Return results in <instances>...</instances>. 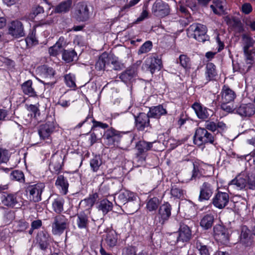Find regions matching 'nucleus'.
Instances as JSON below:
<instances>
[{"mask_svg": "<svg viewBox=\"0 0 255 255\" xmlns=\"http://www.w3.org/2000/svg\"><path fill=\"white\" fill-rule=\"evenodd\" d=\"M203 239L201 237H198L196 242V247L199 250L200 255H210L207 246L202 243Z\"/></svg>", "mask_w": 255, "mask_h": 255, "instance_id": "41", "label": "nucleus"}, {"mask_svg": "<svg viewBox=\"0 0 255 255\" xmlns=\"http://www.w3.org/2000/svg\"><path fill=\"white\" fill-rule=\"evenodd\" d=\"M214 192V187L208 182L203 183L200 188V195L199 200L200 201L208 200Z\"/></svg>", "mask_w": 255, "mask_h": 255, "instance_id": "13", "label": "nucleus"}, {"mask_svg": "<svg viewBox=\"0 0 255 255\" xmlns=\"http://www.w3.org/2000/svg\"><path fill=\"white\" fill-rule=\"evenodd\" d=\"M109 55L105 53H103L96 63L95 67L98 70L105 69L106 65L108 66Z\"/></svg>", "mask_w": 255, "mask_h": 255, "instance_id": "37", "label": "nucleus"}, {"mask_svg": "<svg viewBox=\"0 0 255 255\" xmlns=\"http://www.w3.org/2000/svg\"><path fill=\"white\" fill-rule=\"evenodd\" d=\"M217 75L216 67L212 63H208L206 65V77L207 82L214 79Z\"/></svg>", "mask_w": 255, "mask_h": 255, "instance_id": "38", "label": "nucleus"}, {"mask_svg": "<svg viewBox=\"0 0 255 255\" xmlns=\"http://www.w3.org/2000/svg\"><path fill=\"white\" fill-rule=\"evenodd\" d=\"M226 0H216L214 1V4L210 5V8L216 14L221 15L224 12V4Z\"/></svg>", "mask_w": 255, "mask_h": 255, "instance_id": "34", "label": "nucleus"}, {"mask_svg": "<svg viewBox=\"0 0 255 255\" xmlns=\"http://www.w3.org/2000/svg\"><path fill=\"white\" fill-rule=\"evenodd\" d=\"M92 122L94 124V125L92 127V129L95 130V128L97 127H100L102 128L105 129L109 127L108 125L107 124H104L100 122L96 121L95 120H93Z\"/></svg>", "mask_w": 255, "mask_h": 255, "instance_id": "62", "label": "nucleus"}, {"mask_svg": "<svg viewBox=\"0 0 255 255\" xmlns=\"http://www.w3.org/2000/svg\"><path fill=\"white\" fill-rule=\"evenodd\" d=\"M214 218L211 214L204 216L201 220L200 226L205 230L211 228L213 224Z\"/></svg>", "mask_w": 255, "mask_h": 255, "instance_id": "39", "label": "nucleus"}, {"mask_svg": "<svg viewBox=\"0 0 255 255\" xmlns=\"http://www.w3.org/2000/svg\"><path fill=\"white\" fill-rule=\"evenodd\" d=\"M122 255H136L135 248L131 247L124 248Z\"/></svg>", "mask_w": 255, "mask_h": 255, "instance_id": "61", "label": "nucleus"}, {"mask_svg": "<svg viewBox=\"0 0 255 255\" xmlns=\"http://www.w3.org/2000/svg\"><path fill=\"white\" fill-rule=\"evenodd\" d=\"M247 178V189L251 190L255 189V176H246Z\"/></svg>", "mask_w": 255, "mask_h": 255, "instance_id": "55", "label": "nucleus"}, {"mask_svg": "<svg viewBox=\"0 0 255 255\" xmlns=\"http://www.w3.org/2000/svg\"><path fill=\"white\" fill-rule=\"evenodd\" d=\"M9 158L8 151L0 147V164L6 163Z\"/></svg>", "mask_w": 255, "mask_h": 255, "instance_id": "53", "label": "nucleus"}, {"mask_svg": "<svg viewBox=\"0 0 255 255\" xmlns=\"http://www.w3.org/2000/svg\"><path fill=\"white\" fill-rule=\"evenodd\" d=\"M64 202V199L60 196H57L54 198L52 202L53 211L57 214L61 213L63 211Z\"/></svg>", "mask_w": 255, "mask_h": 255, "instance_id": "32", "label": "nucleus"}, {"mask_svg": "<svg viewBox=\"0 0 255 255\" xmlns=\"http://www.w3.org/2000/svg\"><path fill=\"white\" fill-rule=\"evenodd\" d=\"M177 242H187L192 237V232L190 228L184 224H181L178 231Z\"/></svg>", "mask_w": 255, "mask_h": 255, "instance_id": "16", "label": "nucleus"}, {"mask_svg": "<svg viewBox=\"0 0 255 255\" xmlns=\"http://www.w3.org/2000/svg\"><path fill=\"white\" fill-rule=\"evenodd\" d=\"M75 18L80 21L87 20L89 17V9L87 5L83 2L77 3L75 10Z\"/></svg>", "mask_w": 255, "mask_h": 255, "instance_id": "11", "label": "nucleus"}, {"mask_svg": "<svg viewBox=\"0 0 255 255\" xmlns=\"http://www.w3.org/2000/svg\"><path fill=\"white\" fill-rule=\"evenodd\" d=\"M253 8L250 3H245L242 5L241 10L245 14H248L252 11Z\"/></svg>", "mask_w": 255, "mask_h": 255, "instance_id": "58", "label": "nucleus"}, {"mask_svg": "<svg viewBox=\"0 0 255 255\" xmlns=\"http://www.w3.org/2000/svg\"><path fill=\"white\" fill-rule=\"evenodd\" d=\"M221 107L223 110L228 113H232L235 110L232 102H221Z\"/></svg>", "mask_w": 255, "mask_h": 255, "instance_id": "54", "label": "nucleus"}, {"mask_svg": "<svg viewBox=\"0 0 255 255\" xmlns=\"http://www.w3.org/2000/svg\"><path fill=\"white\" fill-rule=\"evenodd\" d=\"M90 166L94 172L97 171L102 164V160L99 156H95L90 160Z\"/></svg>", "mask_w": 255, "mask_h": 255, "instance_id": "48", "label": "nucleus"}, {"mask_svg": "<svg viewBox=\"0 0 255 255\" xmlns=\"http://www.w3.org/2000/svg\"><path fill=\"white\" fill-rule=\"evenodd\" d=\"M181 65L184 68H187L189 66L190 59L186 55H181L179 58Z\"/></svg>", "mask_w": 255, "mask_h": 255, "instance_id": "56", "label": "nucleus"}, {"mask_svg": "<svg viewBox=\"0 0 255 255\" xmlns=\"http://www.w3.org/2000/svg\"><path fill=\"white\" fill-rule=\"evenodd\" d=\"M1 200L4 205L9 207H13L17 203L16 196L11 194L2 195Z\"/></svg>", "mask_w": 255, "mask_h": 255, "instance_id": "30", "label": "nucleus"}, {"mask_svg": "<svg viewBox=\"0 0 255 255\" xmlns=\"http://www.w3.org/2000/svg\"><path fill=\"white\" fill-rule=\"evenodd\" d=\"M187 31L188 36L193 37L199 42H204L206 40L207 28L203 24H193L189 27Z\"/></svg>", "mask_w": 255, "mask_h": 255, "instance_id": "2", "label": "nucleus"}, {"mask_svg": "<svg viewBox=\"0 0 255 255\" xmlns=\"http://www.w3.org/2000/svg\"><path fill=\"white\" fill-rule=\"evenodd\" d=\"M99 208V210L102 211L103 213L107 214L112 210L113 204L108 200H103L100 202Z\"/></svg>", "mask_w": 255, "mask_h": 255, "instance_id": "47", "label": "nucleus"}, {"mask_svg": "<svg viewBox=\"0 0 255 255\" xmlns=\"http://www.w3.org/2000/svg\"><path fill=\"white\" fill-rule=\"evenodd\" d=\"M149 115L148 114L140 113L135 117V127L138 130H143L145 128L150 126Z\"/></svg>", "mask_w": 255, "mask_h": 255, "instance_id": "15", "label": "nucleus"}, {"mask_svg": "<svg viewBox=\"0 0 255 255\" xmlns=\"http://www.w3.org/2000/svg\"><path fill=\"white\" fill-rule=\"evenodd\" d=\"M25 42L28 46L30 47L37 43V41L35 37L31 34L27 36L25 39Z\"/></svg>", "mask_w": 255, "mask_h": 255, "instance_id": "59", "label": "nucleus"}, {"mask_svg": "<svg viewBox=\"0 0 255 255\" xmlns=\"http://www.w3.org/2000/svg\"><path fill=\"white\" fill-rule=\"evenodd\" d=\"M109 65L111 64L112 68L115 70H121L124 68V65L119 61L117 58H114L112 55H109Z\"/></svg>", "mask_w": 255, "mask_h": 255, "instance_id": "45", "label": "nucleus"}, {"mask_svg": "<svg viewBox=\"0 0 255 255\" xmlns=\"http://www.w3.org/2000/svg\"><path fill=\"white\" fill-rule=\"evenodd\" d=\"M105 241L110 248L116 246L118 241V235L114 230H110L107 233Z\"/></svg>", "mask_w": 255, "mask_h": 255, "instance_id": "28", "label": "nucleus"}, {"mask_svg": "<svg viewBox=\"0 0 255 255\" xmlns=\"http://www.w3.org/2000/svg\"><path fill=\"white\" fill-rule=\"evenodd\" d=\"M161 64L162 62L160 59L158 57H151L146 59L145 66L151 74H153L156 70L160 69Z\"/></svg>", "mask_w": 255, "mask_h": 255, "instance_id": "18", "label": "nucleus"}, {"mask_svg": "<svg viewBox=\"0 0 255 255\" xmlns=\"http://www.w3.org/2000/svg\"><path fill=\"white\" fill-rule=\"evenodd\" d=\"M160 204V201L157 197L150 198L146 203V209L149 212L155 211Z\"/></svg>", "mask_w": 255, "mask_h": 255, "instance_id": "43", "label": "nucleus"}, {"mask_svg": "<svg viewBox=\"0 0 255 255\" xmlns=\"http://www.w3.org/2000/svg\"><path fill=\"white\" fill-rule=\"evenodd\" d=\"M36 239L40 249L45 250L48 248L50 240L49 235L47 232L45 231L39 232Z\"/></svg>", "mask_w": 255, "mask_h": 255, "instance_id": "20", "label": "nucleus"}, {"mask_svg": "<svg viewBox=\"0 0 255 255\" xmlns=\"http://www.w3.org/2000/svg\"><path fill=\"white\" fill-rule=\"evenodd\" d=\"M226 22L228 25L238 30L242 29V22L241 20L236 17H227Z\"/></svg>", "mask_w": 255, "mask_h": 255, "instance_id": "46", "label": "nucleus"}, {"mask_svg": "<svg viewBox=\"0 0 255 255\" xmlns=\"http://www.w3.org/2000/svg\"><path fill=\"white\" fill-rule=\"evenodd\" d=\"M245 56V60L246 61V63L247 65H248V67L245 69H243L241 70V72L243 73H246L247 72H248L251 67L252 65L255 63V50L252 49V50H249L248 51H247L246 52H244Z\"/></svg>", "mask_w": 255, "mask_h": 255, "instance_id": "22", "label": "nucleus"}, {"mask_svg": "<svg viewBox=\"0 0 255 255\" xmlns=\"http://www.w3.org/2000/svg\"><path fill=\"white\" fill-rule=\"evenodd\" d=\"M119 135L116 133V131L114 129H108L105 132L104 135V139L105 142L108 145H113L115 142L118 141Z\"/></svg>", "mask_w": 255, "mask_h": 255, "instance_id": "27", "label": "nucleus"}, {"mask_svg": "<svg viewBox=\"0 0 255 255\" xmlns=\"http://www.w3.org/2000/svg\"><path fill=\"white\" fill-rule=\"evenodd\" d=\"M152 47V42L150 41H147L140 47L138 51V54H141L147 53L151 49Z\"/></svg>", "mask_w": 255, "mask_h": 255, "instance_id": "50", "label": "nucleus"}, {"mask_svg": "<svg viewBox=\"0 0 255 255\" xmlns=\"http://www.w3.org/2000/svg\"><path fill=\"white\" fill-rule=\"evenodd\" d=\"M171 206L168 203H165L160 206L157 217L161 224H163L169 219L171 216Z\"/></svg>", "mask_w": 255, "mask_h": 255, "instance_id": "14", "label": "nucleus"}, {"mask_svg": "<svg viewBox=\"0 0 255 255\" xmlns=\"http://www.w3.org/2000/svg\"><path fill=\"white\" fill-rule=\"evenodd\" d=\"M229 202V196L226 192L219 191L212 199V203L215 207L222 209L224 208Z\"/></svg>", "mask_w": 255, "mask_h": 255, "instance_id": "10", "label": "nucleus"}, {"mask_svg": "<svg viewBox=\"0 0 255 255\" xmlns=\"http://www.w3.org/2000/svg\"><path fill=\"white\" fill-rule=\"evenodd\" d=\"M10 176L12 180L19 182L24 181V176L21 171L14 170L10 173Z\"/></svg>", "mask_w": 255, "mask_h": 255, "instance_id": "49", "label": "nucleus"}, {"mask_svg": "<svg viewBox=\"0 0 255 255\" xmlns=\"http://www.w3.org/2000/svg\"><path fill=\"white\" fill-rule=\"evenodd\" d=\"M236 94L234 91L228 86H224L222 90L221 102H232L236 98Z\"/></svg>", "mask_w": 255, "mask_h": 255, "instance_id": "21", "label": "nucleus"}, {"mask_svg": "<svg viewBox=\"0 0 255 255\" xmlns=\"http://www.w3.org/2000/svg\"><path fill=\"white\" fill-rule=\"evenodd\" d=\"M72 5V0H66L63 1L56 6L55 11L57 13L66 12L70 9Z\"/></svg>", "mask_w": 255, "mask_h": 255, "instance_id": "36", "label": "nucleus"}, {"mask_svg": "<svg viewBox=\"0 0 255 255\" xmlns=\"http://www.w3.org/2000/svg\"><path fill=\"white\" fill-rule=\"evenodd\" d=\"M77 58V53L74 50H64L62 53V59L67 63L73 61Z\"/></svg>", "mask_w": 255, "mask_h": 255, "instance_id": "42", "label": "nucleus"}, {"mask_svg": "<svg viewBox=\"0 0 255 255\" xmlns=\"http://www.w3.org/2000/svg\"><path fill=\"white\" fill-rule=\"evenodd\" d=\"M65 80L67 85L69 87H76V85L75 83V77L74 75L71 74L66 75L65 76Z\"/></svg>", "mask_w": 255, "mask_h": 255, "instance_id": "51", "label": "nucleus"}, {"mask_svg": "<svg viewBox=\"0 0 255 255\" xmlns=\"http://www.w3.org/2000/svg\"><path fill=\"white\" fill-rule=\"evenodd\" d=\"M63 39L59 38L58 41L52 46L49 48V53L51 56H56L60 52L63 51Z\"/></svg>", "mask_w": 255, "mask_h": 255, "instance_id": "33", "label": "nucleus"}, {"mask_svg": "<svg viewBox=\"0 0 255 255\" xmlns=\"http://www.w3.org/2000/svg\"><path fill=\"white\" fill-rule=\"evenodd\" d=\"M55 128L53 122H47L44 124L39 126L38 129V134L41 139L49 140L50 135Z\"/></svg>", "mask_w": 255, "mask_h": 255, "instance_id": "8", "label": "nucleus"}, {"mask_svg": "<svg viewBox=\"0 0 255 255\" xmlns=\"http://www.w3.org/2000/svg\"><path fill=\"white\" fill-rule=\"evenodd\" d=\"M214 141V136L206 129L201 128H197L194 136V142L195 144L201 146L206 143H213Z\"/></svg>", "mask_w": 255, "mask_h": 255, "instance_id": "3", "label": "nucleus"}, {"mask_svg": "<svg viewBox=\"0 0 255 255\" xmlns=\"http://www.w3.org/2000/svg\"><path fill=\"white\" fill-rule=\"evenodd\" d=\"M68 219L64 215L59 214L52 219V232L54 235H61L68 227Z\"/></svg>", "mask_w": 255, "mask_h": 255, "instance_id": "4", "label": "nucleus"}, {"mask_svg": "<svg viewBox=\"0 0 255 255\" xmlns=\"http://www.w3.org/2000/svg\"><path fill=\"white\" fill-rule=\"evenodd\" d=\"M236 113L242 117H251L255 114V107L252 104H242L236 109Z\"/></svg>", "mask_w": 255, "mask_h": 255, "instance_id": "19", "label": "nucleus"}, {"mask_svg": "<svg viewBox=\"0 0 255 255\" xmlns=\"http://www.w3.org/2000/svg\"><path fill=\"white\" fill-rule=\"evenodd\" d=\"M150 118L159 119L161 116L167 114V111L162 105L151 107L148 113Z\"/></svg>", "mask_w": 255, "mask_h": 255, "instance_id": "25", "label": "nucleus"}, {"mask_svg": "<svg viewBox=\"0 0 255 255\" xmlns=\"http://www.w3.org/2000/svg\"><path fill=\"white\" fill-rule=\"evenodd\" d=\"M137 197L134 193L128 190H122L119 192L117 197H115V202L118 206L125 205L127 203L126 207L128 208V214H132L138 210V207L137 204L133 206V203L130 202L135 201Z\"/></svg>", "mask_w": 255, "mask_h": 255, "instance_id": "1", "label": "nucleus"}, {"mask_svg": "<svg viewBox=\"0 0 255 255\" xmlns=\"http://www.w3.org/2000/svg\"><path fill=\"white\" fill-rule=\"evenodd\" d=\"M242 40L243 41V51L244 52H246L248 51L249 48L251 47H253L254 44V41L253 39L248 35L246 34H243L242 35Z\"/></svg>", "mask_w": 255, "mask_h": 255, "instance_id": "44", "label": "nucleus"}, {"mask_svg": "<svg viewBox=\"0 0 255 255\" xmlns=\"http://www.w3.org/2000/svg\"><path fill=\"white\" fill-rule=\"evenodd\" d=\"M55 184L61 188L63 194H66L67 193L69 184L66 179L63 175L58 176Z\"/></svg>", "mask_w": 255, "mask_h": 255, "instance_id": "40", "label": "nucleus"}, {"mask_svg": "<svg viewBox=\"0 0 255 255\" xmlns=\"http://www.w3.org/2000/svg\"><path fill=\"white\" fill-rule=\"evenodd\" d=\"M61 161V157H59V159L55 158L52 159L49 165L50 168L53 169L55 171H59L62 167V165L60 163Z\"/></svg>", "mask_w": 255, "mask_h": 255, "instance_id": "52", "label": "nucleus"}, {"mask_svg": "<svg viewBox=\"0 0 255 255\" xmlns=\"http://www.w3.org/2000/svg\"><path fill=\"white\" fill-rule=\"evenodd\" d=\"M230 185H236L239 189L246 188L247 178L246 176L240 175L235 179L232 180L230 184Z\"/></svg>", "mask_w": 255, "mask_h": 255, "instance_id": "35", "label": "nucleus"}, {"mask_svg": "<svg viewBox=\"0 0 255 255\" xmlns=\"http://www.w3.org/2000/svg\"><path fill=\"white\" fill-rule=\"evenodd\" d=\"M185 4L186 6L191 8L193 11L197 10V6L195 0H186Z\"/></svg>", "mask_w": 255, "mask_h": 255, "instance_id": "60", "label": "nucleus"}, {"mask_svg": "<svg viewBox=\"0 0 255 255\" xmlns=\"http://www.w3.org/2000/svg\"><path fill=\"white\" fill-rule=\"evenodd\" d=\"M76 223L80 229H86L88 228L89 220L87 214L84 212H80L77 214Z\"/></svg>", "mask_w": 255, "mask_h": 255, "instance_id": "26", "label": "nucleus"}, {"mask_svg": "<svg viewBox=\"0 0 255 255\" xmlns=\"http://www.w3.org/2000/svg\"><path fill=\"white\" fill-rule=\"evenodd\" d=\"M215 239L224 245L229 243L230 234L228 229L221 225H216L213 228Z\"/></svg>", "mask_w": 255, "mask_h": 255, "instance_id": "5", "label": "nucleus"}, {"mask_svg": "<svg viewBox=\"0 0 255 255\" xmlns=\"http://www.w3.org/2000/svg\"><path fill=\"white\" fill-rule=\"evenodd\" d=\"M45 185L43 183H39L29 186L27 188V190L29 192L30 200L34 202L40 201L41 200V193Z\"/></svg>", "mask_w": 255, "mask_h": 255, "instance_id": "7", "label": "nucleus"}, {"mask_svg": "<svg viewBox=\"0 0 255 255\" xmlns=\"http://www.w3.org/2000/svg\"><path fill=\"white\" fill-rule=\"evenodd\" d=\"M32 86V82L29 80L21 85V89L24 94L30 97H35L36 96V93Z\"/></svg>", "mask_w": 255, "mask_h": 255, "instance_id": "31", "label": "nucleus"}, {"mask_svg": "<svg viewBox=\"0 0 255 255\" xmlns=\"http://www.w3.org/2000/svg\"><path fill=\"white\" fill-rule=\"evenodd\" d=\"M41 75L44 80L42 81L44 85L52 86L55 83V81H49V80L54 79L55 71L51 67L43 66L42 67Z\"/></svg>", "mask_w": 255, "mask_h": 255, "instance_id": "17", "label": "nucleus"}, {"mask_svg": "<svg viewBox=\"0 0 255 255\" xmlns=\"http://www.w3.org/2000/svg\"><path fill=\"white\" fill-rule=\"evenodd\" d=\"M152 12L156 16L165 17L170 12L169 6L162 1L157 0L152 5Z\"/></svg>", "mask_w": 255, "mask_h": 255, "instance_id": "6", "label": "nucleus"}, {"mask_svg": "<svg viewBox=\"0 0 255 255\" xmlns=\"http://www.w3.org/2000/svg\"><path fill=\"white\" fill-rule=\"evenodd\" d=\"M8 34L15 38L24 36L25 33L22 22L19 20L11 21L8 26Z\"/></svg>", "mask_w": 255, "mask_h": 255, "instance_id": "9", "label": "nucleus"}, {"mask_svg": "<svg viewBox=\"0 0 255 255\" xmlns=\"http://www.w3.org/2000/svg\"><path fill=\"white\" fill-rule=\"evenodd\" d=\"M137 75V73L129 67L123 72L120 76V78L125 83H129L133 81Z\"/></svg>", "mask_w": 255, "mask_h": 255, "instance_id": "23", "label": "nucleus"}, {"mask_svg": "<svg viewBox=\"0 0 255 255\" xmlns=\"http://www.w3.org/2000/svg\"><path fill=\"white\" fill-rule=\"evenodd\" d=\"M205 129H208L212 131H215L217 130L216 123L213 122H208L206 123L205 125Z\"/></svg>", "mask_w": 255, "mask_h": 255, "instance_id": "63", "label": "nucleus"}, {"mask_svg": "<svg viewBox=\"0 0 255 255\" xmlns=\"http://www.w3.org/2000/svg\"><path fill=\"white\" fill-rule=\"evenodd\" d=\"M98 197L97 193H95L92 195V196H90L88 198L85 199L84 201L90 204L91 206H93L95 203L96 198Z\"/></svg>", "mask_w": 255, "mask_h": 255, "instance_id": "64", "label": "nucleus"}, {"mask_svg": "<svg viewBox=\"0 0 255 255\" xmlns=\"http://www.w3.org/2000/svg\"><path fill=\"white\" fill-rule=\"evenodd\" d=\"M192 108L194 109L197 117L201 119H206L208 118L209 114L208 112V109L205 107H203L202 106L198 103H194Z\"/></svg>", "mask_w": 255, "mask_h": 255, "instance_id": "24", "label": "nucleus"}, {"mask_svg": "<svg viewBox=\"0 0 255 255\" xmlns=\"http://www.w3.org/2000/svg\"><path fill=\"white\" fill-rule=\"evenodd\" d=\"M170 193L172 196L177 198H180L183 195L182 190L176 187H172Z\"/></svg>", "mask_w": 255, "mask_h": 255, "instance_id": "57", "label": "nucleus"}, {"mask_svg": "<svg viewBox=\"0 0 255 255\" xmlns=\"http://www.w3.org/2000/svg\"><path fill=\"white\" fill-rule=\"evenodd\" d=\"M152 143L153 142H146L144 140L138 141L135 146V148L138 151L137 154L138 155H141L150 150L152 146Z\"/></svg>", "mask_w": 255, "mask_h": 255, "instance_id": "29", "label": "nucleus"}, {"mask_svg": "<svg viewBox=\"0 0 255 255\" xmlns=\"http://www.w3.org/2000/svg\"><path fill=\"white\" fill-rule=\"evenodd\" d=\"M240 238V243L246 247H251L255 242L253 235L246 227L242 228Z\"/></svg>", "mask_w": 255, "mask_h": 255, "instance_id": "12", "label": "nucleus"}]
</instances>
